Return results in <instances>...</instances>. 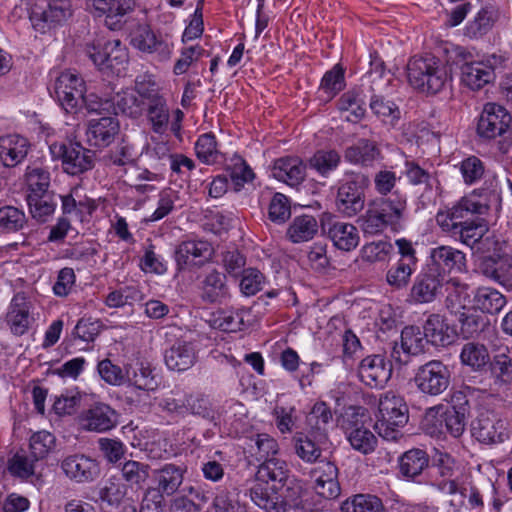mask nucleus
<instances>
[{
    "label": "nucleus",
    "mask_w": 512,
    "mask_h": 512,
    "mask_svg": "<svg viewBox=\"0 0 512 512\" xmlns=\"http://www.w3.org/2000/svg\"><path fill=\"white\" fill-rule=\"evenodd\" d=\"M409 84L416 90L427 93H439L450 80L447 67L435 56H414L407 64Z\"/></svg>",
    "instance_id": "f257e3e1"
},
{
    "label": "nucleus",
    "mask_w": 512,
    "mask_h": 512,
    "mask_svg": "<svg viewBox=\"0 0 512 512\" xmlns=\"http://www.w3.org/2000/svg\"><path fill=\"white\" fill-rule=\"evenodd\" d=\"M379 418L375 428L386 440H397L401 436L400 428L408 421V407L404 399L387 392L379 400Z\"/></svg>",
    "instance_id": "f03ea898"
},
{
    "label": "nucleus",
    "mask_w": 512,
    "mask_h": 512,
    "mask_svg": "<svg viewBox=\"0 0 512 512\" xmlns=\"http://www.w3.org/2000/svg\"><path fill=\"white\" fill-rule=\"evenodd\" d=\"M471 433L483 444L502 443L509 438V423L497 412L481 408L471 423Z\"/></svg>",
    "instance_id": "7ed1b4c3"
},
{
    "label": "nucleus",
    "mask_w": 512,
    "mask_h": 512,
    "mask_svg": "<svg viewBox=\"0 0 512 512\" xmlns=\"http://www.w3.org/2000/svg\"><path fill=\"white\" fill-rule=\"evenodd\" d=\"M368 179L361 173H351L338 187L336 207L345 217H354L365 205L364 187Z\"/></svg>",
    "instance_id": "20e7f679"
},
{
    "label": "nucleus",
    "mask_w": 512,
    "mask_h": 512,
    "mask_svg": "<svg viewBox=\"0 0 512 512\" xmlns=\"http://www.w3.org/2000/svg\"><path fill=\"white\" fill-rule=\"evenodd\" d=\"M86 53L100 69H110L117 74L125 69L129 59L128 50L119 39L88 44Z\"/></svg>",
    "instance_id": "39448f33"
},
{
    "label": "nucleus",
    "mask_w": 512,
    "mask_h": 512,
    "mask_svg": "<svg viewBox=\"0 0 512 512\" xmlns=\"http://www.w3.org/2000/svg\"><path fill=\"white\" fill-rule=\"evenodd\" d=\"M451 403V407L439 415L433 427H427V431L431 435L448 433L452 437L458 438L464 433L468 400L462 392L458 391L452 395Z\"/></svg>",
    "instance_id": "423d86ee"
},
{
    "label": "nucleus",
    "mask_w": 512,
    "mask_h": 512,
    "mask_svg": "<svg viewBox=\"0 0 512 512\" xmlns=\"http://www.w3.org/2000/svg\"><path fill=\"white\" fill-rule=\"evenodd\" d=\"M451 371L440 360H430L419 366L414 375L418 390L429 396L442 394L450 385Z\"/></svg>",
    "instance_id": "0eeeda50"
},
{
    "label": "nucleus",
    "mask_w": 512,
    "mask_h": 512,
    "mask_svg": "<svg viewBox=\"0 0 512 512\" xmlns=\"http://www.w3.org/2000/svg\"><path fill=\"white\" fill-rule=\"evenodd\" d=\"M50 151L54 158H61L63 171L69 175H80L94 166L95 153L79 142L52 144Z\"/></svg>",
    "instance_id": "6e6552de"
},
{
    "label": "nucleus",
    "mask_w": 512,
    "mask_h": 512,
    "mask_svg": "<svg viewBox=\"0 0 512 512\" xmlns=\"http://www.w3.org/2000/svg\"><path fill=\"white\" fill-rule=\"evenodd\" d=\"M85 92L83 78L77 72L67 70L55 79L52 95L67 113H76Z\"/></svg>",
    "instance_id": "1a4fd4ad"
},
{
    "label": "nucleus",
    "mask_w": 512,
    "mask_h": 512,
    "mask_svg": "<svg viewBox=\"0 0 512 512\" xmlns=\"http://www.w3.org/2000/svg\"><path fill=\"white\" fill-rule=\"evenodd\" d=\"M135 0H86L85 9L95 18L104 17L105 25L112 31L120 30L125 16L132 12Z\"/></svg>",
    "instance_id": "9d476101"
},
{
    "label": "nucleus",
    "mask_w": 512,
    "mask_h": 512,
    "mask_svg": "<svg viewBox=\"0 0 512 512\" xmlns=\"http://www.w3.org/2000/svg\"><path fill=\"white\" fill-rule=\"evenodd\" d=\"M69 15V9L62 1L34 0L29 8L31 25L40 33H46Z\"/></svg>",
    "instance_id": "9b49d317"
},
{
    "label": "nucleus",
    "mask_w": 512,
    "mask_h": 512,
    "mask_svg": "<svg viewBox=\"0 0 512 512\" xmlns=\"http://www.w3.org/2000/svg\"><path fill=\"white\" fill-rule=\"evenodd\" d=\"M512 116L503 106L485 104L477 124V134L487 140L503 137L510 131Z\"/></svg>",
    "instance_id": "f8f14e48"
},
{
    "label": "nucleus",
    "mask_w": 512,
    "mask_h": 512,
    "mask_svg": "<svg viewBox=\"0 0 512 512\" xmlns=\"http://www.w3.org/2000/svg\"><path fill=\"white\" fill-rule=\"evenodd\" d=\"M130 44L139 51L151 54L158 61L170 59L173 44L157 36L147 24H138L130 33Z\"/></svg>",
    "instance_id": "ddd939ff"
},
{
    "label": "nucleus",
    "mask_w": 512,
    "mask_h": 512,
    "mask_svg": "<svg viewBox=\"0 0 512 512\" xmlns=\"http://www.w3.org/2000/svg\"><path fill=\"white\" fill-rule=\"evenodd\" d=\"M503 62L502 56L491 55L485 61H470L461 65V81L471 90H479L495 79V68Z\"/></svg>",
    "instance_id": "4468645a"
},
{
    "label": "nucleus",
    "mask_w": 512,
    "mask_h": 512,
    "mask_svg": "<svg viewBox=\"0 0 512 512\" xmlns=\"http://www.w3.org/2000/svg\"><path fill=\"white\" fill-rule=\"evenodd\" d=\"M445 278L440 273H436L429 267L419 273L410 290V298L414 303L425 304L435 301L443 296Z\"/></svg>",
    "instance_id": "2eb2a0df"
},
{
    "label": "nucleus",
    "mask_w": 512,
    "mask_h": 512,
    "mask_svg": "<svg viewBox=\"0 0 512 512\" xmlns=\"http://www.w3.org/2000/svg\"><path fill=\"white\" fill-rule=\"evenodd\" d=\"M478 269L486 278L512 292V255H485L479 259Z\"/></svg>",
    "instance_id": "dca6fc26"
},
{
    "label": "nucleus",
    "mask_w": 512,
    "mask_h": 512,
    "mask_svg": "<svg viewBox=\"0 0 512 512\" xmlns=\"http://www.w3.org/2000/svg\"><path fill=\"white\" fill-rule=\"evenodd\" d=\"M78 422L86 431L103 433L116 427L118 414L108 404L99 402L82 411Z\"/></svg>",
    "instance_id": "f3484780"
},
{
    "label": "nucleus",
    "mask_w": 512,
    "mask_h": 512,
    "mask_svg": "<svg viewBox=\"0 0 512 512\" xmlns=\"http://www.w3.org/2000/svg\"><path fill=\"white\" fill-rule=\"evenodd\" d=\"M426 266L436 273L442 274L443 278H447V273L451 271L462 272L465 270L466 256L452 246L441 245L430 250Z\"/></svg>",
    "instance_id": "a211bd4d"
},
{
    "label": "nucleus",
    "mask_w": 512,
    "mask_h": 512,
    "mask_svg": "<svg viewBox=\"0 0 512 512\" xmlns=\"http://www.w3.org/2000/svg\"><path fill=\"white\" fill-rule=\"evenodd\" d=\"M212 252L213 248L207 241H182L174 252V259L178 271H183L194 266H201L211 257Z\"/></svg>",
    "instance_id": "6ab92c4d"
},
{
    "label": "nucleus",
    "mask_w": 512,
    "mask_h": 512,
    "mask_svg": "<svg viewBox=\"0 0 512 512\" xmlns=\"http://www.w3.org/2000/svg\"><path fill=\"white\" fill-rule=\"evenodd\" d=\"M428 344L427 338L418 326H406L401 332L400 347L397 343L394 344L391 351V358L399 363L405 365L408 363L410 355H419L425 351Z\"/></svg>",
    "instance_id": "aec40b11"
},
{
    "label": "nucleus",
    "mask_w": 512,
    "mask_h": 512,
    "mask_svg": "<svg viewBox=\"0 0 512 512\" xmlns=\"http://www.w3.org/2000/svg\"><path fill=\"white\" fill-rule=\"evenodd\" d=\"M61 469L70 480L80 484L93 482L100 474L98 462L84 454L65 457L61 462Z\"/></svg>",
    "instance_id": "412c9836"
},
{
    "label": "nucleus",
    "mask_w": 512,
    "mask_h": 512,
    "mask_svg": "<svg viewBox=\"0 0 512 512\" xmlns=\"http://www.w3.org/2000/svg\"><path fill=\"white\" fill-rule=\"evenodd\" d=\"M392 375L390 363L382 355H370L361 360L358 377L371 388H382Z\"/></svg>",
    "instance_id": "4be33fe9"
},
{
    "label": "nucleus",
    "mask_w": 512,
    "mask_h": 512,
    "mask_svg": "<svg viewBox=\"0 0 512 512\" xmlns=\"http://www.w3.org/2000/svg\"><path fill=\"white\" fill-rule=\"evenodd\" d=\"M315 492L324 499H334L340 495L338 468L331 462L320 460L311 471Z\"/></svg>",
    "instance_id": "5701e85b"
},
{
    "label": "nucleus",
    "mask_w": 512,
    "mask_h": 512,
    "mask_svg": "<svg viewBox=\"0 0 512 512\" xmlns=\"http://www.w3.org/2000/svg\"><path fill=\"white\" fill-rule=\"evenodd\" d=\"M371 202L382 213L392 231L402 229L407 216L406 194L395 190L391 195L377 198Z\"/></svg>",
    "instance_id": "b1692460"
},
{
    "label": "nucleus",
    "mask_w": 512,
    "mask_h": 512,
    "mask_svg": "<svg viewBox=\"0 0 512 512\" xmlns=\"http://www.w3.org/2000/svg\"><path fill=\"white\" fill-rule=\"evenodd\" d=\"M32 304L24 293H17L11 300L6 314V323L12 334L24 335L34 322L31 314Z\"/></svg>",
    "instance_id": "393cba45"
},
{
    "label": "nucleus",
    "mask_w": 512,
    "mask_h": 512,
    "mask_svg": "<svg viewBox=\"0 0 512 512\" xmlns=\"http://www.w3.org/2000/svg\"><path fill=\"white\" fill-rule=\"evenodd\" d=\"M142 98L145 99L144 110L152 131L163 134L170 119L166 99L155 89L147 90V94H142Z\"/></svg>",
    "instance_id": "a878e982"
},
{
    "label": "nucleus",
    "mask_w": 512,
    "mask_h": 512,
    "mask_svg": "<svg viewBox=\"0 0 512 512\" xmlns=\"http://www.w3.org/2000/svg\"><path fill=\"white\" fill-rule=\"evenodd\" d=\"M477 215H484L489 210L499 211L502 204V190L496 178L488 179L483 186L468 195Z\"/></svg>",
    "instance_id": "bb28decb"
},
{
    "label": "nucleus",
    "mask_w": 512,
    "mask_h": 512,
    "mask_svg": "<svg viewBox=\"0 0 512 512\" xmlns=\"http://www.w3.org/2000/svg\"><path fill=\"white\" fill-rule=\"evenodd\" d=\"M473 215H477L476 209L468 196H465L453 207L438 212L436 222L443 232L450 234L470 221Z\"/></svg>",
    "instance_id": "cd10ccee"
},
{
    "label": "nucleus",
    "mask_w": 512,
    "mask_h": 512,
    "mask_svg": "<svg viewBox=\"0 0 512 512\" xmlns=\"http://www.w3.org/2000/svg\"><path fill=\"white\" fill-rule=\"evenodd\" d=\"M327 440V433L324 432L297 433L292 439L294 452L305 463H317L322 454V445Z\"/></svg>",
    "instance_id": "c85d7f7f"
},
{
    "label": "nucleus",
    "mask_w": 512,
    "mask_h": 512,
    "mask_svg": "<svg viewBox=\"0 0 512 512\" xmlns=\"http://www.w3.org/2000/svg\"><path fill=\"white\" fill-rule=\"evenodd\" d=\"M119 129L120 125L116 117L106 116L91 119L86 131L87 140L92 146L107 147L114 141Z\"/></svg>",
    "instance_id": "c756f323"
},
{
    "label": "nucleus",
    "mask_w": 512,
    "mask_h": 512,
    "mask_svg": "<svg viewBox=\"0 0 512 512\" xmlns=\"http://www.w3.org/2000/svg\"><path fill=\"white\" fill-rule=\"evenodd\" d=\"M30 149L29 141L18 134L0 137V162L4 167L14 168L27 157Z\"/></svg>",
    "instance_id": "7c9ffc66"
},
{
    "label": "nucleus",
    "mask_w": 512,
    "mask_h": 512,
    "mask_svg": "<svg viewBox=\"0 0 512 512\" xmlns=\"http://www.w3.org/2000/svg\"><path fill=\"white\" fill-rule=\"evenodd\" d=\"M165 364L175 372H184L190 369L197 361V351L193 342L178 340L166 350Z\"/></svg>",
    "instance_id": "2f4dec72"
},
{
    "label": "nucleus",
    "mask_w": 512,
    "mask_h": 512,
    "mask_svg": "<svg viewBox=\"0 0 512 512\" xmlns=\"http://www.w3.org/2000/svg\"><path fill=\"white\" fill-rule=\"evenodd\" d=\"M344 158L351 164L371 167L375 162L382 160L383 157L375 141L359 139L355 144L345 149Z\"/></svg>",
    "instance_id": "473e14b6"
},
{
    "label": "nucleus",
    "mask_w": 512,
    "mask_h": 512,
    "mask_svg": "<svg viewBox=\"0 0 512 512\" xmlns=\"http://www.w3.org/2000/svg\"><path fill=\"white\" fill-rule=\"evenodd\" d=\"M423 330L428 343L430 342L434 346L450 345L456 335L455 329L439 314L429 315Z\"/></svg>",
    "instance_id": "72a5a7b5"
},
{
    "label": "nucleus",
    "mask_w": 512,
    "mask_h": 512,
    "mask_svg": "<svg viewBox=\"0 0 512 512\" xmlns=\"http://www.w3.org/2000/svg\"><path fill=\"white\" fill-rule=\"evenodd\" d=\"M428 466L429 455L420 448L407 450L398 459L399 473L409 481H417Z\"/></svg>",
    "instance_id": "f704fd0d"
},
{
    "label": "nucleus",
    "mask_w": 512,
    "mask_h": 512,
    "mask_svg": "<svg viewBox=\"0 0 512 512\" xmlns=\"http://www.w3.org/2000/svg\"><path fill=\"white\" fill-rule=\"evenodd\" d=\"M250 498L259 508L266 512H285L281 505L278 489L257 477L250 488Z\"/></svg>",
    "instance_id": "c9c22d12"
},
{
    "label": "nucleus",
    "mask_w": 512,
    "mask_h": 512,
    "mask_svg": "<svg viewBox=\"0 0 512 512\" xmlns=\"http://www.w3.org/2000/svg\"><path fill=\"white\" fill-rule=\"evenodd\" d=\"M272 175L290 186L301 183L305 177V165L298 157H282L274 162Z\"/></svg>",
    "instance_id": "e433bc0d"
},
{
    "label": "nucleus",
    "mask_w": 512,
    "mask_h": 512,
    "mask_svg": "<svg viewBox=\"0 0 512 512\" xmlns=\"http://www.w3.org/2000/svg\"><path fill=\"white\" fill-rule=\"evenodd\" d=\"M186 467L168 463L155 470L158 494L172 495L183 483Z\"/></svg>",
    "instance_id": "4c0bfd02"
},
{
    "label": "nucleus",
    "mask_w": 512,
    "mask_h": 512,
    "mask_svg": "<svg viewBox=\"0 0 512 512\" xmlns=\"http://www.w3.org/2000/svg\"><path fill=\"white\" fill-rule=\"evenodd\" d=\"M126 382L143 391H154L159 385L151 364L144 361L126 366Z\"/></svg>",
    "instance_id": "58836bf2"
},
{
    "label": "nucleus",
    "mask_w": 512,
    "mask_h": 512,
    "mask_svg": "<svg viewBox=\"0 0 512 512\" xmlns=\"http://www.w3.org/2000/svg\"><path fill=\"white\" fill-rule=\"evenodd\" d=\"M142 94H147V90H125L118 92L113 97V106L116 114L121 113L131 118H138L144 111L145 99Z\"/></svg>",
    "instance_id": "ea45409f"
},
{
    "label": "nucleus",
    "mask_w": 512,
    "mask_h": 512,
    "mask_svg": "<svg viewBox=\"0 0 512 512\" xmlns=\"http://www.w3.org/2000/svg\"><path fill=\"white\" fill-rule=\"evenodd\" d=\"M474 307L487 314H498L507 304L506 297L493 287L483 286L476 289L473 295Z\"/></svg>",
    "instance_id": "a19ab883"
},
{
    "label": "nucleus",
    "mask_w": 512,
    "mask_h": 512,
    "mask_svg": "<svg viewBox=\"0 0 512 512\" xmlns=\"http://www.w3.org/2000/svg\"><path fill=\"white\" fill-rule=\"evenodd\" d=\"M371 90L373 92L369 102L371 111L384 124L395 127L401 118L400 108L393 101L376 93L375 87L371 86Z\"/></svg>",
    "instance_id": "79ce46f5"
},
{
    "label": "nucleus",
    "mask_w": 512,
    "mask_h": 512,
    "mask_svg": "<svg viewBox=\"0 0 512 512\" xmlns=\"http://www.w3.org/2000/svg\"><path fill=\"white\" fill-rule=\"evenodd\" d=\"M319 225L312 215L296 216L290 223L286 235L293 243H302L312 240L318 233Z\"/></svg>",
    "instance_id": "37998d69"
},
{
    "label": "nucleus",
    "mask_w": 512,
    "mask_h": 512,
    "mask_svg": "<svg viewBox=\"0 0 512 512\" xmlns=\"http://www.w3.org/2000/svg\"><path fill=\"white\" fill-rule=\"evenodd\" d=\"M284 460L272 458L266 462H262L259 466L257 477L265 482L272 483L274 489L282 487L292 477Z\"/></svg>",
    "instance_id": "c03bdc74"
},
{
    "label": "nucleus",
    "mask_w": 512,
    "mask_h": 512,
    "mask_svg": "<svg viewBox=\"0 0 512 512\" xmlns=\"http://www.w3.org/2000/svg\"><path fill=\"white\" fill-rule=\"evenodd\" d=\"M333 244L340 250L351 251L359 243V234L357 228L350 223L334 222L328 231Z\"/></svg>",
    "instance_id": "a18cd8bd"
},
{
    "label": "nucleus",
    "mask_w": 512,
    "mask_h": 512,
    "mask_svg": "<svg viewBox=\"0 0 512 512\" xmlns=\"http://www.w3.org/2000/svg\"><path fill=\"white\" fill-rule=\"evenodd\" d=\"M487 232L486 222L483 219H476L468 221L465 225L450 233V236L472 249H480L479 244L483 241Z\"/></svg>",
    "instance_id": "49530a36"
},
{
    "label": "nucleus",
    "mask_w": 512,
    "mask_h": 512,
    "mask_svg": "<svg viewBox=\"0 0 512 512\" xmlns=\"http://www.w3.org/2000/svg\"><path fill=\"white\" fill-rule=\"evenodd\" d=\"M341 163V155L335 149L317 150L308 160L307 167L322 177H328Z\"/></svg>",
    "instance_id": "de8ad7c7"
},
{
    "label": "nucleus",
    "mask_w": 512,
    "mask_h": 512,
    "mask_svg": "<svg viewBox=\"0 0 512 512\" xmlns=\"http://www.w3.org/2000/svg\"><path fill=\"white\" fill-rule=\"evenodd\" d=\"M26 201L31 216L41 223L48 221V219L54 214L57 207L54 192L27 196Z\"/></svg>",
    "instance_id": "09e8293b"
},
{
    "label": "nucleus",
    "mask_w": 512,
    "mask_h": 512,
    "mask_svg": "<svg viewBox=\"0 0 512 512\" xmlns=\"http://www.w3.org/2000/svg\"><path fill=\"white\" fill-rule=\"evenodd\" d=\"M228 295V287L225 283V275L212 270L209 272L202 285L201 297L205 302H221Z\"/></svg>",
    "instance_id": "8fccbe9b"
},
{
    "label": "nucleus",
    "mask_w": 512,
    "mask_h": 512,
    "mask_svg": "<svg viewBox=\"0 0 512 512\" xmlns=\"http://www.w3.org/2000/svg\"><path fill=\"white\" fill-rule=\"evenodd\" d=\"M209 324L214 329L224 332H237L242 329L244 324L242 310H218L211 314Z\"/></svg>",
    "instance_id": "3c124183"
},
{
    "label": "nucleus",
    "mask_w": 512,
    "mask_h": 512,
    "mask_svg": "<svg viewBox=\"0 0 512 512\" xmlns=\"http://www.w3.org/2000/svg\"><path fill=\"white\" fill-rule=\"evenodd\" d=\"M28 223V218L23 209L5 205L0 207V231L3 233H15L23 230Z\"/></svg>",
    "instance_id": "603ef678"
},
{
    "label": "nucleus",
    "mask_w": 512,
    "mask_h": 512,
    "mask_svg": "<svg viewBox=\"0 0 512 512\" xmlns=\"http://www.w3.org/2000/svg\"><path fill=\"white\" fill-rule=\"evenodd\" d=\"M187 416L200 417L209 422L216 419V411L208 398L202 393H186Z\"/></svg>",
    "instance_id": "864d4df0"
},
{
    "label": "nucleus",
    "mask_w": 512,
    "mask_h": 512,
    "mask_svg": "<svg viewBox=\"0 0 512 512\" xmlns=\"http://www.w3.org/2000/svg\"><path fill=\"white\" fill-rule=\"evenodd\" d=\"M460 359L462 364L479 371L489 363L490 356L483 344L468 342L462 347Z\"/></svg>",
    "instance_id": "5fc2aeb1"
},
{
    "label": "nucleus",
    "mask_w": 512,
    "mask_h": 512,
    "mask_svg": "<svg viewBox=\"0 0 512 512\" xmlns=\"http://www.w3.org/2000/svg\"><path fill=\"white\" fill-rule=\"evenodd\" d=\"M342 512H385L380 498L370 494H357L344 501L341 505Z\"/></svg>",
    "instance_id": "6e6d98bb"
},
{
    "label": "nucleus",
    "mask_w": 512,
    "mask_h": 512,
    "mask_svg": "<svg viewBox=\"0 0 512 512\" xmlns=\"http://www.w3.org/2000/svg\"><path fill=\"white\" fill-rule=\"evenodd\" d=\"M357 222L365 235H377L390 228L382 213L372 202L368 204L367 210L358 218Z\"/></svg>",
    "instance_id": "4d7b16f0"
},
{
    "label": "nucleus",
    "mask_w": 512,
    "mask_h": 512,
    "mask_svg": "<svg viewBox=\"0 0 512 512\" xmlns=\"http://www.w3.org/2000/svg\"><path fill=\"white\" fill-rule=\"evenodd\" d=\"M196 157L206 165H213L218 161L220 152L217 141L211 132L200 135L194 145Z\"/></svg>",
    "instance_id": "13d9d810"
},
{
    "label": "nucleus",
    "mask_w": 512,
    "mask_h": 512,
    "mask_svg": "<svg viewBox=\"0 0 512 512\" xmlns=\"http://www.w3.org/2000/svg\"><path fill=\"white\" fill-rule=\"evenodd\" d=\"M436 489L444 494L452 496L449 505L454 512H459L465 505L467 488L461 485L456 479L443 478L434 484Z\"/></svg>",
    "instance_id": "bf43d9fd"
},
{
    "label": "nucleus",
    "mask_w": 512,
    "mask_h": 512,
    "mask_svg": "<svg viewBox=\"0 0 512 512\" xmlns=\"http://www.w3.org/2000/svg\"><path fill=\"white\" fill-rule=\"evenodd\" d=\"M126 495V486L119 478L107 479L98 489V498L101 503L111 507H117Z\"/></svg>",
    "instance_id": "052dcab7"
},
{
    "label": "nucleus",
    "mask_w": 512,
    "mask_h": 512,
    "mask_svg": "<svg viewBox=\"0 0 512 512\" xmlns=\"http://www.w3.org/2000/svg\"><path fill=\"white\" fill-rule=\"evenodd\" d=\"M347 439L354 450L364 455L372 453L377 446L376 436L365 427L352 428Z\"/></svg>",
    "instance_id": "680f3d73"
},
{
    "label": "nucleus",
    "mask_w": 512,
    "mask_h": 512,
    "mask_svg": "<svg viewBox=\"0 0 512 512\" xmlns=\"http://www.w3.org/2000/svg\"><path fill=\"white\" fill-rule=\"evenodd\" d=\"M469 285L458 278H445L443 294L446 293V305L449 309L463 306V301L469 297Z\"/></svg>",
    "instance_id": "e2e57ef3"
},
{
    "label": "nucleus",
    "mask_w": 512,
    "mask_h": 512,
    "mask_svg": "<svg viewBox=\"0 0 512 512\" xmlns=\"http://www.w3.org/2000/svg\"><path fill=\"white\" fill-rule=\"evenodd\" d=\"M213 512H248L235 494L224 487H218L212 502Z\"/></svg>",
    "instance_id": "0e129e2a"
},
{
    "label": "nucleus",
    "mask_w": 512,
    "mask_h": 512,
    "mask_svg": "<svg viewBox=\"0 0 512 512\" xmlns=\"http://www.w3.org/2000/svg\"><path fill=\"white\" fill-rule=\"evenodd\" d=\"M227 170L230 177L237 187H242L245 183L251 182L255 174L247 162L238 154H234L227 163Z\"/></svg>",
    "instance_id": "69168bd1"
},
{
    "label": "nucleus",
    "mask_w": 512,
    "mask_h": 512,
    "mask_svg": "<svg viewBox=\"0 0 512 512\" xmlns=\"http://www.w3.org/2000/svg\"><path fill=\"white\" fill-rule=\"evenodd\" d=\"M278 494L281 497V505L286 510L289 508H300L303 497V487L301 482L295 477H291L285 485L278 487Z\"/></svg>",
    "instance_id": "338daca9"
},
{
    "label": "nucleus",
    "mask_w": 512,
    "mask_h": 512,
    "mask_svg": "<svg viewBox=\"0 0 512 512\" xmlns=\"http://www.w3.org/2000/svg\"><path fill=\"white\" fill-rule=\"evenodd\" d=\"M82 401V394L77 389L66 390L57 396L53 403V411L58 416L74 414Z\"/></svg>",
    "instance_id": "774afa93"
}]
</instances>
